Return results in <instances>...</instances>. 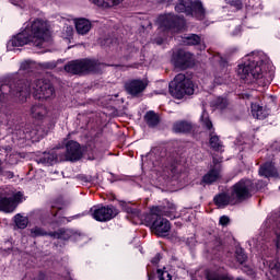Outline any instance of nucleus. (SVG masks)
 Masks as SVG:
<instances>
[{"mask_svg":"<svg viewBox=\"0 0 280 280\" xmlns=\"http://www.w3.org/2000/svg\"><path fill=\"white\" fill-rule=\"evenodd\" d=\"M30 93H33L35 100H54L56 97V91L49 80L36 79L28 88L23 80H4L0 82V102L9 97L25 102Z\"/></svg>","mask_w":280,"mask_h":280,"instance_id":"f257e3e1","label":"nucleus"},{"mask_svg":"<svg viewBox=\"0 0 280 280\" xmlns=\"http://www.w3.org/2000/svg\"><path fill=\"white\" fill-rule=\"evenodd\" d=\"M51 40V32L47 21L37 19L27 25L18 35L13 36L7 44L8 51H14V47H23L24 45H34V47H47V43Z\"/></svg>","mask_w":280,"mask_h":280,"instance_id":"f03ea898","label":"nucleus"},{"mask_svg":"<svg viewBox=\"0 0 280 280\" xmlns=\"http://www.w3.org/2000/svg\"><path fill=\"white\" fill-rule=\"evenodd\" d=\"M174 220L176 218V205L167 202L165 206H155L150 210V214L145 217L147 222H152V231L159 237H166L172 231V224L165 218Z\"/></svg>","mask_w":280,"mask_h":280,"instance_id":"7ed1b4c3","label":"nucleus"},{"mask_svg":"<svg viewBox=\"0 0 280 280\" xmlns=\"http://www.w3.org/2000/svg\"><path fill=\"white\" fill-rule=\"evenodd\" d=\"M237 75L245 82H257L259 86L270 84V80L264 75V60L259 55H247L244 62L238 65Z\"/></svg>","mask_w":280,"mask_h":280,"instance_id":"20e7f679","label":"nucleus"},{"mask_svg":"<svg viewBox=\"0 0 280 280\" xmlns=\"http://www.w3.org/2000/svg\"><path fill=\"white\" fill-rule=\"evenodd\" d=\"M102 69V63L95 59H78L68 62L65 71L72 75H84L86 73H97Z\"/></svg>","mask_w":280,"mask_h":280,"instance_id":"39448f33","label":"nucleus"},{"mask_svg":"<svg viewBox=\"0 0 280 280\" xmlns=\"http://www.w3.org/2000/svg\"><path fill=\"white\" fill-rule=\"evenodd\" d=\"M170 93L175 100H183L185 95H194V83L185 74H177L168 85Z\"/></svg>","mask_w":280,"mask_h":280,"instance_id":"423d86ee","label":"nucleus"},{"mask_svg":"<svg viewBox=\"0 0 280 280\" xmlns=\"http://www.w3.org/2000/svg\"><path fill=\"white\" fill-rule=\"evenodd\" d=\"M176 12H183L187 16H194L198 21L205 19V8L201 2H192L191 0H180L175 5Z\"/></svg>","mask_w":280,"mask_h":280,"instance_id":"0eeeda50","label":"nucleus"},{"mask_svg":"<svg viewBox=\"0 0 280 280\" xmlns=\"http://www.w3.org/2000/svg\"><path fill=\"white\" fill-rule=\"evenodd\" d=\"M255 191V184L250 179H241L233 186L232 198L236 202H242L250 196Z\"/></svg>","mask_w":280,"mask_h":280,"instance_id":"6e6552de","label":"nucleus"},{"mask_svg":"<svg viewBox=\"0 0 280 280\" xmlns=\"http://www.w3.org/2000/svg\"><path fill=\"white\" fill-rule=\"evenodd\" d=\"M92 218L96 220L97 222H108V220H113L119 211L117 208L113 206H107V207H93L91 209Z\"/></svg>","mask_w":280,"mask_h":280,"instance_id":"1a4fd4ad","label":"nucleus"},{"mask_svg":"<svg viewBox=\"0 0 280 280\" xmlns=\"http://www.w3.org/2000/svg\"><path fill=\"white\" fill-rule=\"evenodd\" d=\"M21 198H23V192L19 191L14 194L11 198H7L0 195V211H4V213H12L19 202H21Z\"/></svg>","mask_w":280,"mask_h":280,"instance_id":"9d476101","label":"nucleus"},{"mask_svg":"<svg viewBox=\"0 0 280 280\" xmlns=\"http://www.w3.org/2000/svg\"><path fill=\"white\" fill-rule=\"evenodd\" d=\"M173 62L178 69H188L194 65V55L189 51L179 50L174 56Z\"/></svg>","mask_w":280,"mask_h":280,"instance_id":"9b49d317","label":"nucleus"},{"mask_svg":"<svg viewBox=\"0 0 280 280\" xmlns=\"http://www.w3.org/2000/svg\"><path fill=\"white\" fill-rule=\"evenodd\" d=\"M159 23L161 27L172 30V27H180V25H185V20L183 18L168 13L160 15Z\"/></svg>","mask_w":280,"mask_h":280,"instance_id":"f8f14e48","label":"nucleus"},{"mask_svg":"<svg viewBox=\"0 0 280 280\" xmlns=\"http://www.w3.org/2000/svg\"><path fill=\"white\" fill-rule=\"evenodd\" d=\"M214 166L202 177V183L206 185H211L219 180L222 174V166L220 165V161L215 158L213 159Z\"/></svg>","mask_w":280,"mask_h":280,"instance_id":"ddd939ff","label":"nucleus"},{"mask_svg":"<svg viewBox=\"0 0 280 280\" xmlns=\"http://www.w3.org/2000/svg\"><path fill=\"white\" fill-rule=\"evenodd\" d=\"M19 135H22L20 139H25V141H33V143L42 140L44 137L40 127L26 128L25 130H20Z\"/></svg>","mask_w":280,"mask_h":280,"instance_id":"4468645a","label":"nucleus"},{"mask_svg":"<svg viewBox=\"0 0 280 280\" xmlns=\"http://www.w3.org/2000/svg\"><path fill=\"white\" fill-rule=\"evenodd\" d=\"M66 159L67 161H80L82 159V149L77 141H69L66 145Z\"/></svg>","mask_w":280,"mask_h":280,"instance_id":"2eb2a0df","label":"nucleus"},{"mask_svg":"<svg viewBox=\"0 0 280 280\" xmlns=\"http://www.w3.org/2000/svg\"><path fill=\"white\" fill-rule=\"evenodd\" d=\"M148 88V83L141 81V80H133L126 84V91L129 93V95H141L143 91Z\"/></svg>","mask_w":280,"mask_h":280,"instance_id":"dca6fc26","label":"nucleus"},{"mask_svg":"<svg viewBox=\"0 0 280 280\" xmlns=\"http://www.w3.org/2000/svg\"><path fill=\"white\" fill-rule=\"evenodd\" d=\"M262 229H272L276 235V248H280V223L275 221L273 218H268L262 224Z\"/></svg>","mask_w":280,"mask_h":280,"instance_id":"f3484780","label":"nucleus"},{"mask_svg":"<svg viewBox=\"0 0 280 280\" xmlns=\"http://www.w3.org/2000/svg\"><path fill=\"white\" fill-rule=\"evenodd\" d=\"M74 25L77 33L81 36H84L91 32V27H93V24H91V21L84 18L74 19Z\"/></svg>","mask_w":280,"mask_h":280,"instance_id":"a211bd4d","label":"nucleus"},{"mask_svg":"<svg viewBox=\"0 0 280 280\" xmlns=\"http://www.w3.org/2000/svg\"><path fill=\"white\" fill-rule=\"evenodd\" d=\"M58 161V153L56 151L43 152L36 158L37 163L42 165H54Z\"/></svg>","mask_w":280,"mask_h":280,"instance_id":"6ab92c4d","label":"nucleus"},{"mask_svg":"<svg viewBox=\"0 0 280 280\" xmlns=\"http://www.w3.org/2000/svg\"><path fill=\"white\" fill-rule=\"evenodd\" d=\"M265 268H268L273 280L279 279L280 264L278 259L268 258L264 260Z\"/></svg>","mask_w":280,"mask_h":280,"instance_id":"aec40b11","label":"nucleus"},{"mask_svg":"<svg viewBox=\"0 0 280 280\" xmlns=\"http://www.w3.org/2000/svg\"><path fill=\"white\" fill-rule=\"evenodd\" d=\"M31 115L34 119H45L49 115V109L43 104H35L31 107Z\"/></svg>","mask_w":280,"mask_h":280,"instance_id":"412c9836","label":"nucleus"},{"mask_svg":"<svg viewBox=\"0 0 280 280\" xmlns=\"http://www.w3.org/2000/svg\"><path fill=\"white\" fill-rule=\"evenodd\" d=\"M260 176L265 178H275L278 176L277 168L272 162H267L259 168Z\"/></svg>","mask_w":280,"mask_h":280,"instance_id":"4be33fe9","label":"nucleus"},{"mask_svg":"<svg viewBox=\"0 0 280 280\" xmlns=\"http://www.w3.org/2000/svg\"><path fill=\"white\" fill-rule=\"evenodd\" d=\"M237 202L235 199H233V194L229 196L228 194H220L214 197V203L217 207H226L228 205H235Z\"/></svg>","mask_w":280,"mask_h":280,"instance_id":"5701e85b","label":"nucleus"},{"mask_svg":"<svg viewBox=\"0 0 280 280\" xmlns=\"http://www.w3.org/2000/svg\"><path fill=\"white\" fill-rule=\"evenodd\" d=\"M4 149V152L7 153L5 161L10 165H16L19 163V159H21V154L18 152H12V147H2Z\"/></svg>","mask_w":280,"mask_h":280,"instance_id":"b1692460","label":"nucleus"},{"mask_svg":"<svg viewBox=\"0 0 280 280\" xmlns=\"http://www.w3.org/2000/svg\"><path fill=\"white\" fill-rule=\"evenodd\" d=\"M144 121L147 122L149 128H156L161 119L159 118V115L156 113L148 112L144 116Z\"/></svg>","mask_w":280,"mask_h":280,"instance_id":"393cba45","label":"nucleus"},{"mask_svg":"<svg viewBox=\"0 0 280 280\" xmlns=\"http://www.w3.org/2000/svg\"><path fill=\"white\" fill-rule=\"evenodd\" d=\"M252 115L255 119H266V117H268V112L258 104H252Z\"/></svg>","mask_w":280,"mask_h":280,"instance_id":"a878e982","label":"nucleus"},{"mask_svg":"<svg viewBox=\"0 0 280 280\" xmlns=\"http://www.w3.org/2000/svg\"><path fill=\"white\" fill-rule=\"evenodd\" d=\"M94 5L98 8H115V5H119L124 0H90Z\"/></svg>","mask_w":280,"mask_h":280,"instance_id":"bb28decb","label":"nucleus"},{"mask_svg":"<svg viewBox=\"0 0 280 280\" xmlns=\"http://www.w3.org/2000/svg\"><path fill=\"white\" fill-rule=\"evenodd\" d=\"M50 237H54V240H69L71 237V231L69 230H59L57 232H51L48 234Z\"/></svg>","mask_w":280,"mask_h":280,"instance_id":"cd10ccee","label":"nucleus"},{"mask_svg":"<svg viewBox=\"0 0 280 280\" xmlns=\"http://www.w3.org/2000/svg\"><path fill=\"white\" fill-rule=\"evenodd\" d=\"M174 132H189L191 130V124L187 121L176 122L173 127Z\"/></svg>","mask_w":280,"mask_h":280,"instance_id":"c85d7f7f","label":"nucleus"},{"mask_svg":"<svg viewBox=\"0 0 280 280\" xmlns=\"http://www.w3.org/2000/svg\"><path fill=\"white\" fill-rule=\"evenodd\" d=\"M14 222H15V226H18V229H27V224H30V219H27V217L16 214L14 217Z\"/></svg>","mask_w":280,"mask_h":280,"instance_id":"c756f323","label":"nucleus"},{"mask_svg":"<svg viewBox=\"0 0 280 280\" xmlns=\"http://www.w3.org/2000/svg\"><path fill=\"white\" fill-rule=\"evenodd\" d=\"M210 147L217 152H222V141H220L218 136L210 135Z\"/></svg>","mask_w":280,"mask_h":280,"instance_id":"7c9ffc66","label":"nucleus"},{"mask_svg":"<svg viewBox=\"0 0 280 280\" xmlns=\"http://www.w3.org/2000/svg\"><path fill=\"white\" fill-rule=\"evenodd\" d=\"M200 121L207 130H213V122H211V119H209V113L206 110L202 112Z\"/></svg>","mask_w":280,"mask_h":280,"instance_id":"2f4dec72","label":"nucleus"},{"mask_svg":"<svg viewBox=\"0 0 280 280\" xmlns=\"http://www.w3.org/2000/svg\"><path fill=\"white\" fill-rule=\"evenodd\" d=\"M208 280H232L226 273L210 272L207 276Z\"/></svg>","mask_w":280,"mask_h":280,"instance_id":"473e14b6","label":"nucleus"},{"mask_svg":"<svg viewBox=\"0 0 280 280\" xmlns=\"http://www.w3.org/2000/svg\"><path fill=\"white\" fill-rule=\"evenodd\" d=\"M185 45H200V36L191 34L187 37H184Z\"/></svg>","mask_w":280,"mask_h":280,"instance_id":"72a5a7b5","label":"nucleus"},{"mask_svg":"<svg viewBox=\"0 0 280 280\" xmlns=\"http://www.w3.org/2000/svg\"><path fill=\"white\" fill-rule=\"evenodd\" d=\"M235 255H236V260L238 261V264H244V261H246V259H248V257L246 256V254L244 253V249L242 247L236 248Z\"/></svg>","mask_w":280,"mask_h":280,"instance_id":"f704fd0d","label":"nucleus"},{"mask_svg":"<svg viewBox=\"0 0 280 280\" xmlns=\"http://www.w3.org/2000/svg\"><path fill=\"white\" fill-rule=\"evenodd\" d=\"M31 235L32 237H42L43 235H47V232L43 228L35 226L31 229Z\"/></svg>","mask_w":280,"mask_h":280,"instance_id":"c9c22d12","label":"nucleus"},{"mask_svg":"<svg viewBox=\"0 0 280 280\" xmlns=\"http://www.w3.org/2000/svg\"><path fill=\"white\" fill-rule=\"evenodd\" d=\"M215 106L220 110H224V108H226V106H229V101L226 98L218 97L215 100Z\"/></svg>","mask_w":280,"mask_h":280,"instance_id":"e433bc0d","label":"nucleus"},{"mask_svg":"<svg viewBox=\"0 0 280 280\" xmlns=\"http://www.w3.org/2000/svg\"><path fill=\"white\" fill-rule=\"evenodd\" d=\"M20 69L22 71H32V69H34V62L32 61H24L21 63Z\"/></svg>","mask_w":280,"mask_h":280,"instance_id":"4c0bfd02","label":"nucleus"},{"mask_svg":"<svg viewBox=\"0 0 280 280\" xmlns=\"http://www.w3.org/2000/svg\"><path fill=\"white\" fill-rule=\"evenodd\" d=\"M229 5L236 10H242V0H225Z\"/></svg>","mask_w":280,"mask_h":280,"instance_id":"58836bf2","label":"nucleus"},{"mask_svg":"<svg viewBox=\"0 0 280 280\" xmlns=\"http://www.w3.org/2000/svg\"><path fill=\"white\" fill-rule=\"evenodd\" d=\"M159 279L160 280H172V275L167 271H162L161 269L158 270Z\"/></svg>","mask_w":280,"mask_h":280,"instance_id":"ea45409f","label":"nucleus"},{"mask_svg":"<svg viewBox=\"0 0 280 280\" xmlns=\"http://www.w3.org/2000/svg\"><path fill=\"white\" fill-rule=\"evenodd\" d=\"M230 222L231 219H229L226 215H222L219 220V224H221V226H228Z\"/></svg>","mask_w":280,"mask_h":280,"instance_id":"a19ab883","label":"nucleus"},{"mask_svg":"<svg viewBox=\"0 0 280 280\" xmlns=\"http://www.w3.org/2000/svg\"><path fill=\"white\" fill-rule=\"evenodd\" d=\"M66 33H67V36H73V27L71 26H67L66 27Z\"/></svg>","mask_w":280,"mask_h":280,"instance_id":"79ce46f5","label":"nucleus"},{"mask_svg":"<svg viewBox=\"0 0 280 280\" xmlns=\"http://www.w3.org/2000/svg\"><path fill=\"white\" fill-rule=\"evenodd\" d=\"M52 207L56 209H62V199H59V202L52 205Z\"/></svg>","mask_w":280,"mask_h":280,"instance_id":"37998d69","label":"nucleus"},{"mask_svg":"<svg viewBox=\"0 0 280 280\" xmlns=\"http://www.w3.org/2000/svg\"><path fill=\"white\" fill-rule=\"evenodd\" d=\"M159 261H161V254H158V255L152 259V264H159Z\"/></svg>","mask_w":280,"mask_h":280,"instance_id":"c03bdc74","label":"nucleus"},{"mask_svg":"<svg viewBox=\"0 0 280 280\" xmlns=\"http://www.w3.org/2000/svg\"><path fill=\"white\" fill-rule=\"evenodd\" d=\"M131 213H133V215H139V211L138 210H131Z\"/></svg>","mask_w":280,"mask_h":280,"instance_id":"a18cd8bd","label":"nucleus"},{"mask_svg":"<svg viewBox=\"0 0 280 280\" xmlns=\"http://www.w3.org/2000/svg\"><path fill=\"white\" fill-rule=\"evenodd\" d=\"M162 1V3H170V1H172V0H161Z\"/></svg>","mask_w":280,"mask_h":280,"instance_id":"49530a36","label":"nucleus"},{"mask_svg":"<svg viewBox=\"0 0 280 280\" xmlns=\"http://www.w3.org/2000/svg\"><path fill=\"white\" fill-rule=\"evenodd\" d=\"M215 82H217V84H222V82L218 81V79H215Z\"/></svg>","mask_w":280,"mask_h":280,"instance_id":"de8ad7c7","label":"nucleus"},{"mask_svg":"<svg viewBox=\"0 0 280 280\" xmlns=\"http://www.w3.org/2000/svg\"><path fill=\"white\" fill-rule=\"evenodd\" d=\"M156 43H158V45H161L162 42H161V40H158Z\"/></svg>","mask_w":280,"mask_h":280,"instance_id":"09e8293b","label":"nucleus"},{"mask_svg":"<svg viewBox=\"0 0 280 280\" xmlns=\"http://www.w3.org/2000/svg\"><path fill=\"white\" fill-rule=\"evenodd\" d=\"M205 47H206V46H202V48H201V49H205Z\"/></svg>","mask_w":280,"mask_h":280,"instance_id":"8fccbe9b","label":"nucleus"}]
</instances>
